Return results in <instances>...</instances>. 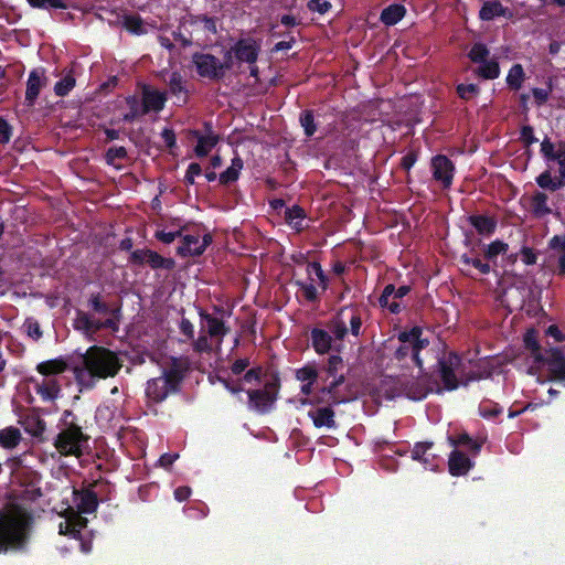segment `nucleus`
<instances>
[{"mask_svg": "<svg viewBox=\"0 0 565 565\" xmlns=\"http://www.w3.org/2000/svg\"><path fill=\"white\" fill-rule=\"evenodd\" d=\"M122 362L113 350L102 345H90L82 356V364L74 367L77 385L84 390H93L99 380L115 377Z\"/></svg>", "mask_w": 565, "mask_h": 565, "instance_id": "nucleus-1", "label": "nucleus"}, {"mask_svg": "<svg viewBox=\"0 0 565 565\" xmlns=\"http://www.w3.org/2000/svg\"><path fill=\"white\" fill-rule=\"evenodd\" d=\"M32 514L17 503H7L0 509V552L21 548L28 537Z\"/></svg>", "mask_w": 565, "mask_h": 565, "instance_id": "nucleus-2", "label": "nucleus"}, {"mask_svg": "<svg viewBox=\"0 0 565 565\" xmlns=\"http://www.w3.org/2000/svg\"><path fill=\"white\" fill-rule=\"evenodd\" d=\"M184 371L173 359L170 367L162 371L158 377L150 379L146 384L147 405H156L163 402L170 394H177L180 391Z\"/></svg>", "mask_w": 565, "mask_h": 565, "instance_id": "nucleus-3", "label": "nucleus"}, {"mask_svg": "<svg viewBox=\"0 0 565 565\" xmlns=\"http://www.w3.org/2000/svg\"><path fill=\"white\" fill-rule=\"evenodd\" d=\"M89 437L83 428L74 422L66 423L55 439L54 447L64 457L82 458Z\"/></svg>", "mask_w": 565, "mask_h": 565, "instance_id": "nucleus-4", "label": "nucleus"}, {"mask_svg": "<svg viewBox=\"0 0 565 565\" xmlns=\"http://www.w3.org/2000/svg\"><path fill=\"white\" fill-rule=\"evenodd\" d=\"M280 390L279 373L273 371L264 382L263 387L247 390V405L258 413H267L273 409L278 399Z\"/></svg>", "mask_w": 565, "mask_h": 565, "instance_id": "nucleus-5", "label": "nucleus"}, {"mask_svg": "<svg viewBox=\"0 0 565 565\" xmlns=\"http://www.w3.org/2000/svg\"><path fill=\"white\" fill-rule=\"evenodd\" d=\"M422 327H412L408 331H402L398 334L401 345L394 352V359L403 361L408 356L416 366L423 367V361L420 359V352L424 348L429 345V339L423 338Z\"/></svg>", "mask_w": 565, "mask_h": 565, "instance_id": "nucleus-6", "label": "nucleus"}, {"mask_svg": "<svg viewBox=\"0 0 565 565\" xmlns=\"http://www.w3.org/2000/svg\"><path fill=\"white\" fill-rule=\"evenodd\" d=\"M192 64L200 77L211 82H221L225 76L221 60L212 53L192 54Z\"/></svg>", "mask_w": 565, "mask_h": 565, "instance_id": "nucleus-7", "label": "nucleus"}, {"mask_svg": "<svg viewBox=\"0 0 565 565\" xmlns=\"http://www.w3.org/2000/svg\"><path fill=\"white\" fill-rule=\"evenodd\" d=\"M462 364L461 355L456 352H448L437 359L436 373L439 374L446 391H455L458 387L456 370Z\"/></svg>", "mask_w": 565, "mask_h": 565, "instance_id": "nucleus-8", "label": "nucleus"}, {"mask_svg": "<svg viewBox=\"0 0 565 565\" xmlns=\"http://www.w3.org/2000/svg\"><path fill=\"white\" fill-rule=\"evenodd\" d=\"M411 290L412 288L408 285H403L398 288H395L393 284L386 285L379 298L380 307L387 308L388 311L393 315L401 313L403 307L401 306L398 299L404 298L411 292Z\"/></svg>", "mask_w": 565, "mask_h": 565, "instance_id": "nucleus-9", "label": "nucleus"}, {"mask_svg": "<svg viewBox=\"0 0 565 565\" xmlns=\"http://www.w3.org/2000/svg\"><path fill=\"white\" fill-rule=\"evenodd\" d=\"M431 172L435 181L440 182L445 189L450 188L454 181L455 164L444 154L431 158Z\"/></svg>", "mask_w": 565, "mask_h": 565, "instance_id": "nucleus-10", "label": "nucleus"}, {"mask_svg": "<svg viewBox=\"0 0 565 565\" xmlns=\"http://www.w3.org/2000/svg\"><path fill=\"white\" fill-rule=\"evenodd\" d=\"M47 84L44 67H36L29 74V79L25 82L24 103L29 107H33L36 103L39 95L43 87Z\"/></svg>", "mask_w": 565, "mask_h": 565, "instance_id": "nucleus-11", "label": "nucleus"}, {"mask_svg": "<svg viewBox=\"0 0 565 565\" xmlns=\"http://www.w3.org/2000/svg\"><path fill=\"white\" fill-rule=\"evenodd\" d=\"M237 62L255 65L262 46L254 38H242L232 45Z\"/></svg>", "mask_w": 565, "mask_h": 565, "instance_id": "nucleus-12", "label": "nucleus"}, {"mask_svg": "<svg viewBox=\"0 0 565 565\" xmlns=\"http://www.w3.org/2000/svg\"><path fill=\"white\" fill-rule=\"evenodd\" d=\"M203 127L205 135H202L198 129L191 130V135L198 139V145H195L193 149L194 154L198 158L207 157L221 139L218 135L213 132L212 124L210 121H204Z\"/></svg>", "mask_w": 565, "mask_h": 565, "instance_id": "nucleus-13", "label": "nucleus"}, {"mask_svg": "<svg viewBox=\"0 0 565 565\" xmlns=\"http://www.w3.org/2000/svg\"><path fill=\"white\" fill-rule=\"evenodd\" d=\"M140 99L142 104L141 111H147V114L151 111L159 113L163 110L164 105L168 102V95L167 92H161L159 89L151 88L147 84H142Z\"/></svg>", "mask_w": 565, "mask_h": 565, "instance_id": "nucleus-14", "label": "nucleus"}, {"mask_svg": "<svg viewBox=\"0 0 565 565\" xmlns=\"http://www.w3.org/2000/svg\"><path fill=\"white\" fill-rule=\"evenodd\" d=\"M94 484L87 488L74 489L73 503L79 514H90L97 510L98 497L94 489Z\"/></svg>", "mask_w": 565, "mask_h": 565, "instance_id": "nucleus-15", "label": "nucleus"}, {"mask_svg": "<svg viewBox=\"0 0 565 565\" xmlns=\"http://www.w3.org/2000/svg\"><path fill=\"white\" fill-rule=\"evenodd\" d=\"M540 363L547 364L550 376L554 381L565 384V356L558 348H551L546 351Z\"/></svg>", "mask_w": 565, "mask_h": 565, "instance_id": "nucleus-16", "label": "nucleus"}, {"mask_svg": "<svg viewBox=\"0 0 565 565\" xmlns=\"http://www.w3.org/2000/svg\"><path fill=\"white\" fill-rule=\"evenodd\" d=\"M30 383L33 384L35 394L41 396L43 403H54L57 399L61 388L55 377L42 380L31 377Z\"/></svg>", "mask_w": 565, "mask_h": 565, "instance_id": "nucleus-17", "label": "nucleus"}, {"mask_svg": "<svg viewBox=\"0 0 565 565\" xmlns=\"http://www.w3.org/2000/svg\"><path fill=\"white\" fill-rule=\"evenodd\" d=\"M308 417L313 422L316 428H327L330 430L337 429L335 411L331 405L317 407L308 411Z\"/></svg>", "mask_w": 565, "mask_h": 565, "instance_id": "nucleus-18", "label": "nucleus"}, {"mask_svg": "<svg viewBox=\"0 0 565 565\" xmlns=\"http://www.w3.org/2000/svg\"><path fill=\"white\" fill-rule=\"evenodd\" d=\"M339 385L335 382H330L326 386H322L318 394L310 396V398H306L302 401L303 405H319L322 403H328V405H339L341 399L337 395V390Z\"/></svg>", "mask_w": 565, "mask_h": 565, "instance_id": "nucleus-19", "label": "nucleus"}, {"mask_svg": "<svg viewBox=\"0 0 565 565\" xmlns=\"http://www.w3.org/2000/svg\"><path fill=\"white\" fill-rule=\"evenodd\" d=\"M473 468V461L465 452L454 449L448 456V472L452 477H461Z\"/></svg>", "mask_w": 565, "mask_h": 565, "instance_id": "nucleus-20", "label": "nucleus"}, {"mask_svg": "<svg viewBox=\"0 0 565 565\" xmlns=\"http://www.w3.org/2000/svg\"><path fill=\"white\" fill-rule=\"evenodd\" d=\"M495 17H504L512 19L514 17L513 11L508 7L501 4L499 0H487L478 11V18L482 21H491Z\"/></svg>", "mask_w": 565, "mask_h": 565, "instance_id": "nucleus-21", "label": "nucleus"}, {"mask_svg": "<svg viewBox=\"0 0 565 565\" xmlns=\"http://www.w3.org/2000/svg\"><path fill=\"white\" fill-rule=\"evenodd\" d=\"M349 313V307H340L337 315L333 319L329 320L327 327L331 334L335 337L337 340H344L349 334V329L347 326V317Z\"/></svg>", "mask_w": 565, "mask_h": 565, "instance_id": "nucleus-22", "label": "nucleus"}, {"mask_svg": "<svg viewBox=\"0 0 565 565\" xmlns=\"http://www.w3.org/2000/svg\"><path fill=\"white\" fill-rule=\"evenodd\" d=\"M530 213L535 218H543L552 213L548 205V195L541 191H535L530 198Z\"/></svg>", "mask_w": 565, "mask_h": 565, "instance_id": "nucleus-23", "label": "nucleus"}, {"mask_svg": "<svg viewBox=\"0 0 565 565\" xmlns=\"http://www.w3.org/2000/svg\"><path fill=\"white\" fill-rule=\"evenodd\" d=\"M311 347L319 355H324L331 350L332 337L321 328H312L310 331Z\"/></svg>", "mask_w": 565, "mask_h": 565, "instance_id": "nucleus-24", "label": "nucleus"}, {"mask_svg": "<svg viewBox=\"0 0 565 565\" xmlns=\"http://www.w3.org/2000/svg\"><path fill=\"white\" fill-rule=\"evenodd\" d=\"M87 306L92 311L98 315H110V318H118L120 316V307H110L103 300L99 292L90 294L87 300Z\"/></svg>", "mask_w": 565, "mask_h": 565, "instance_id": "nucleus-25", "label": "nucleus"}, {"mask_svg": "<svg viewBox=\"0 0 565 565\" xmlns=\"http://www.w3.org/2000/svg\"><path fill=\"white\" fill-rule=\"evenodd\" d=\"M468 223H470L477 233L481 235H490L495 232L497 221L492 216L483 214H471L468 216Z\"/></svg>", "mask_w": 565, "mask_h": 565, "instance_id": "nucleus-26", "label": "nucleus"}, {"mask_svg": "<svg viewBox=\"0 0 565 565\" xmlns=\"http://www.w3.org/2000/svg\"><path fill=\"white\" fill-rule=\"evenodd\" d=\"M35 370L44 379L54 377L56 374H63L67 370V364L61 358L47 360L36 364Z\"/></svg>", "mask_w": 565, "mask_h": 565, "instance_id": "nucleus-27", "label": "nucleus"}, {"mask_svg": "<svg viewBox=\"0 0 565 565\" xmlns=\"http://www.w3.org/2000/svg\"><path fill=\"white\" fill-rule=\"evenodd\" d=\"M406 14V9L403 4L393 3L386 8H383L380 20L386 26H393L399 22Z\"/></svg>", "mask_w": 565, "mask_h": 565, "instance_id": "nucleus-28", "label": "nucleus"}, {"mask_svg": "<svg viewBox=\"0 0 565 565\" xmlns=\"http://www.w3.org/2000/svg\"><path fill=\"white\" fill-rule=\"evenodd\" d=\"M22 425L24 431L35 439L43 440V435L46 429L45 422L38 415H30L23 418Z\"/></svg>", "mask_w": 565, "mask_h": 565, "instance_id": "nucleus-29", "label": "nucleus"}, {"mask_svg": "<svg viewBox=\"0 0 565 565\" xmlns=\"http://www.w3.org/2000/svg\"><path fill=\"white\" fill-rule=\"evenodd\" d=\"M565 140L558 142L557 148L550 138H544L541 141L540 151L546 161H556L557 158H564Z\"/></svg>", "mask_w": 565, "mask_h": 565, "instance_id": "nucleus-30", "label": "nucleus"}, {"mask_svg": "<svg viewBox=\"0 0 565 565\" xmlns=\"http://www.w3.org/2000/svg\"><path fill=\"white\" fill-rule=\"evenodd\" d=\"M169 92L171 95L178 97V99L183 104L189 100V90L185 88V82L183 81L181 73H171L169 79Z\"/></svg>", "mask_w": 565, "mask_h": 565, "instance_id": "nucleus-31", "label": "nucleus"}, {"mask_svg": "<svg viewBox=\"0 0 565 565\" xmlns=\"http://www.w3.org/2000/svg\"><path fill=\"white\" fill-rule=\"evenodd\" d=\"M21 440L22 434L19 428L9 426L0 429V447L2 449H13L20 445Z\"/></svg>", "mask_w": 565, "mask_h": 565, "instance_id": "nucleus-32", "label": "nucleus"}, {"mask_svg": "<svg viewBox=\"0 0 565 565\" xmlns=\"http://www.w3.org/2000/svg\"><path fill=\"white\" fill-rule=\"evenodd\" d=\"M244 167V161L242 157L235 156L232 159V164L224 172H222L218 177L220 183L222 185H230L234 183L239 177L241 171Z\"/></svg>", "mask_w": 565, "mask_h": 565, "instance_id": "nucleus-33", "label": "nucleus"}, {"mask_svg": "<svg viewBox=\"0 0 565 565\" xmlns=\"http://www.w3.org/2000/svg\"><path fill=\"white\" fill-rule=\"evenodd\" d=\"M200 317L207 323V332L211 337H224L228 328L225 327L222 319L215 318L212 315L201 310Z\"/></svg>", "mask_w": 565, "mask_h": 565, "instance_id": "nucleus-34", "label": "nucleus"}, {"mask_svg": "<svg viewBox=\"0 0 565 565\" xmlns=\"http://www.w3.org/2000/svg\"><path fill=\"white\" fill-rule=\"evenodd\" d=\"M126 104L129 108V111L121 117V120L126 122H132L137 118L147 115V111H142L141 99L137 95H128L126 97Z\"/></svg>", "mask_w": 565, "mask_h": 565, "instance_id": "nucleus-35", "label": "nucleus"}, {"mask_svg": "<svg viewBox=\"0 0 565 565\" xmlns=\"http://www.w3.org/2000/svg\"><path fill=\"white\" fill-rule=\"evenodd\" d=\"M306 217V212L302 206L292 205L286 210L285 220L288 225H290L297 232L303 230V220Z\"/></svg>", "mask_w": 565, "mask_h": 565, "instance_id": "nucleus-36", "label": "nucleus"}, {"mask_svg": "<svg viewBox=\"0 0 565 565\" xmlns=\"http://www.w3.org/2000/svg\"><path fill=\"white\" fill-rule=\"evenodd\" d=\"M475 74L483 79H495L500 74L499 63L494 58L479 63V66L475 70Z\"/></svg>", "mask_w": 565, "mask_h": 565, "instance_id": "nucleus-37", "label": "nucleus"}, {"mask_svg": "<svg viewBox=\"0 0 565 565\" xmlns=\"http://www.w3.org/2000/svg\"><path fill=\"white\" fill-rule=\"evenodd\" d=\"M525 81L524 67L521 64H513L507 75V85L510 90L518 92Z\"/></svg>", "mask_w": 565, "mask_h": 565, "instance_id": "nucleus-38", "label": "nucleus"}, {"mask_svg": "<svg viewBox=\"0 0 565 565\" xmlns=\"http://www.w3.org/2000/svg\"><path fill=\"white\" fill-rule=\"evenodd\" d=\"M448 440L451 441V445L454 447H463L468 449L470 452H472L473 456L478 455L480 449L482 448V443L477 441L476 439L471 438V436L467 433H461L457 436V438H448Z\"/></svg>", "mask_w": 565, "mask_h": 565, "instance_id": "nucleus-39", "label": "nucleus"}, {"mask_svg": "<svg viewBox=\"0 0 565 565\" xmlns=\"http://www.w3.org/2000/svg\"><path fill=\"white\" fill-rule=\"evenodd\" d=\"M524 344L526 349L530 351L531 356L535 359L536 362L542 361L543 358L546 356V353H542L535 330H527V332L524 335Z\"/></svg>", "mask_w": 565, "mask_h": 565, "instance_id": "nucleus-40", "label": "nucleus"}, {"mask_svg": "<svg viewBox=\"0 0 565 565\" xmlns=\"http://www.w3.org/2000/svg\"><path fill=\"white\" fill-rule=\"evenodd\" d=\"M433 448V443L422 441L416 443L412 449V459L422 461L426 469H435L436 465L425 459V455Z\"/></svg>", "mask_w": 565, "mask_h": 565, "instance_id": "nucleus-41", "label": "nucleus"}, {"mask_svg": "<svg viewBox=\"0 0 565 565\" xmlns=\"http://www.w3.org/2000/svg\"><path fill=\"white\" fill-rule=\"evenodd\" d=\"M146 264L149 265L151 269H167L172 270L174 268V260L172 258L162 257L154 250L149 252V256L146 259Z\"/></svg>", "mask_w": 565, "mask_h": 565, "instance_id": "nucleus-42", "label": "nucleus"}, {"mask_svg": "<svg viewBox=\"0 0 565 565\" xmlns=\"http://www.w3.org/2000/svg\"><path fill=\"white\" fill-rule=\"evenodd\" d=\"M104 329L117 332L119 329V318H106L105 320L90 319L89 335H93Z\"/></svg>", "mask_w": 565, "mask_h": 565, "instance_id": "nucleus-43", "label": "nucleus"}, {"mask_svg": "<svg viewBox=\"0 0 565 565\" xmlns=\"http://www.w3.org/2000/svg\"><path fill=\"white\" fill-rule=\"evenodd\" d=\"M76 79L74 73H67L63 78L55 83L54 93L57 97H65L71 90L74 89Z\"/></svg>", "mask_w": 565, "mask_h": 565, "instance_id": "nucleus-44", "label": "nucleus"}, {"mask_svg": "<svg viewBox=\"0 0 565 565\" xmlns=\"http://www.w3.org/2000/svg\"><path fill=\"white\" fill-rule=\"evenodd\" d=\"M349 307V313L347 317V320L349 322V332L352 337H360L361 335V328H362V318L361 313L358 307Z\"/></svg>", "mask_w": 565, "mask_h": 565, "instance_id": "nucleus-45", "label": "nucleus"}, {"mask_svg": "<svg viewBox=\"0 0 565 565\" xmlns=\"http://www.w3.org/2000/svg\"><path fill=\"white\" fill-rule=\"evenodd\" d=\"M86 523V519L76 515L75 520L68 519L65 523H60V534L76 535Z\"/></svg>", "mask_w": 565, "mask_h": 565, "instance_id": "nucleus-46", "label": "nucleus"}, {"mask_svg": "<svg viewBox=\"0 0 565 565\" xmlns=\"http://www.w3.org/2000/svg\"><path fill=\"white\" fill-rule=\"evenodd\" d=\"M539 188L547 190L550 192H556L561 190V181H556L555 177L551 175L550 170H545L535 179Z\"/></svg>", "mask_w": 565, "mask_h": 565, "instance_id": "nucleus-47", "label": "nucleus"}, {"mask_svg": "<svg viewBox=\"0 0 565 565\" xmlns=\"http://www.w3.org/2000/svg\"><path fill=\"white\" fill-rule=\"evenodd\" d=\"M547 267L553 275L561 278L565 277V254H550Z\"/></svg>", "mask_w": 565, "mask_h": 565, "instance_id": "nucleus-48", "label": "nucleus"}, {"mask_svg": "<svg viewBox=\"0 0 565 565\" xmlns=\"http://www.w3.org/2000/svg\"><path fill=\"white\" fill-rule=\"evenodd\" d=\"M194 247H199V236L184 235L182 236V243L178 247V254L181 257L196 256L193 252Z\"/></svg>", "mask_w": 565, "mask_h": 565, "instance_id": "nucleus-49", "label": "nucleus"}, {"mask_svg": "<svg viewBox=\"0 0 565 565\" xmlns=\"http://www.w3.org/2000/svg\"><path fill=\"white\" fill-rule=\"evenodd\" d=\"M299 124L305 129L307 138L313 137L317 131L315 114L312 110H305L299 115Z\"/></svg>", "mask_w": 565, "mask_h": 565, "instance_id": "nucleus-50", "label": "nucleus"}, {"mask_svg": "<svg viewBox=\"0 0 565 565\" xmlns=\"http://www.w3.org/2000/svg\"><path fill=\"white\" fill-rule=\"evenodd\" d=\"M296 379L302 383H316L318 380V370L315 364H307L296 370Z\"/></svg>", "mask_w": 565, "mask_h": 565, "instance_id": "nucleus-51", "label": "nucleus"}, {"mask_svg": "<svg viewBox=\"0 0 565 565\" xmlns=\"http://www.w3.org/2000/svg\"><path fill=\"white\" fill-rule=\"evenodd\" d=\"M468 58L475 64L488 61L489 50L483 43H476L472 45L470 52L467 53Z\"/></svg>", "mask_w": 565, "mask_h": 565, "instance_id": "nucleus-52", "label": "nucleus"}, {"mask_svg": "<svg viewBox=\"0 0 565 565\" xmlns=\"http://www.w3.org/2000/svg\"><path fill=\"white\" fill-rule=\"evenodd\" d=\"M273 372H264L263 367L262 366H255V367H252L250 370H247L245 373H244V376H243V381L247 384H250V383H256V384H260L263 379H264V382L266 381V379L268 377L269 374H271Z\"/></svg>", "mask_w": 565, "mask_h": 565, "instance_id": "nucleus-53", "label": "nucleus"}, {"mask_svg": "<svg viewBox=\"0 0 565 565\" xmlns=\"http://www.w3.org/2000/svg\"><path fill=\"white\" fill-rule=\"evenodd\" d=\"M23 329L26 335L33 341H38L43 337V331L36 319L25 318L23 322Z\"/></svg>", "mask_w": 565, "mask_h": 565, "instance_id": "nucleus-54", "label": "nucleus"}, {"mask_svg": "<svg viewBox=\"0 0 565 565\" xmlns=\"http://www.w3.org/2000/svg\"><path fill=\"white\" fill-rule=\"evenodd\" d=\"M128 157L126 147H113L107 149L105 160L107 166L117 167L116 160H124Z\"/></svg>", "mask_w": 565, "mask_h": 565, "instance_id": "nucleus-55", "label": "nucleus"}, {"mask_svg": "<svg viewBox=\"0 0 565 565\" xmlns=\"http://www.w3.org/2000/svg\"><path fill=\"white\" fill-rule=\"evenodd\" d=\"M30 6L36 9H66L64 0H26Z\"/></svg>", "mask_w": 565, "mask_h": 565, "instance_id": "nucleus-56", "label": "nucleus"}, {"mask_svg": "<svg viewBox=\"0 0 565 565\" xmlns=\"http://www.w3.org/2000/svg\"><path fill=\"white\" fill-rule=\"evenodd\" d=\"M343 367V361L340 355H331L328 358L327 364L322 366V370L326 371L328 376H335L339 374V371H341Z\"/></svg>", "mask_w": 565, "mask_h": 565, "instance_id": "nucleus-57", "label": "nucleus"}, {"mask_svg": "<svg viewBox=\"0 0 565 565\" xmlns=\"http://www.w3.org/2000/svg\"><path fill=\"white\" fill-rule=\"evenodd\" d=\"M456 92L459 98L463 100H469L475 95L478 94L479 87L477 84L470 83V84H458L456 87Z\"/></svg>", "mask_w": 565, "mask_h": 565, "instance_id": "nucleus-58", "label": "nucleus"}, {"mask_svg": "<svg viewBox=\"0 0 565 565\" xmlns=\"http://www.w3.org/2000/svg\"><path fill=\"white\" fill-rule=\"evenodd\" d=\"M124 25L132 34L140 35L143 32L142 21L139 15H125Z\"/></svg>", "mask_w": 565, "mask_h": 565, "instance_id": "nucleus-59", "label": "nucleus"}, {"mask_svg": "<svg viewBox=\"0 0 565 565\" xmlns=\"http://www.w3.org/2000/svg\"><path fill=\"white\" fill-rule=\"evenodd\" d=\"M507 250L508 244L497 239L493 243L488 244L484 256L487 259H494L499 254L507 253Z\"/></svg>", "mask_w": 565, "mask_h": 565, "instance_id": "nucleus-60", "label": "nucleus"}, {"mask_svg": "<svg viewBox=\"0 0 565 565\" xmlns=\"http://www.w3.org/2000/svg\"><path fill=\"white\" fill-rule=\"evenodd\" d=\"M501 413V408L494 402H483L479 406V414L483 418L493 419Z\"/></svg>", "mask_w": 565, "mask_h": 565, "instance_id": "nucleus-61", "label": "nucleus"}, {"mask_svg": "<svg viewBox=\"0 0 565 565\" xmlns=\"http://www.w3.org/2000/svg\"><path fill=\"white\" fill-rule=\"evenodd\" d=\"M90 317L85 311L78 310L76 312V318L74 319V328L78 331L88 334L90 327Z\"/></svg>", "mask_w": 565, "mask_h": 565, "instance_id": "nucleus-62", "label": "nucleus"}, {"mask_svg": "<svg viewBox=\"0 0 565 565\" xmlns=\"http://www.w3.org/2000/svg\"><path fill=\"white\" fill-rule=\"evenodd\" d=\"M460 262L463 264V265H467V266H473L475 268H477L479 270V273L481 274H488L490 271V266L488 263H484L482 262L481 259L479 258H472L470 257L469 255L467 254H463L461 257H460Z\"/></svg>", "mask_w": 565, "mask_h": 565, "instance_id": "nucleus-63", "label": "nucleus"}, {"mask_svg": "<svg viewBox=\"0 0 565 565\" xmlns=\"http://www.w3.org/2000/svg\"><path fill=\"white\" fill-rule=\"evenodd\" d=\"M547 246L551 252H555L554 254H565V233L551 237Z\"/></svg>", "mask_w": 565, "mask_h": 565, "instance_id": "nucleus-64", "label": "nucleus"}]
</instances>
